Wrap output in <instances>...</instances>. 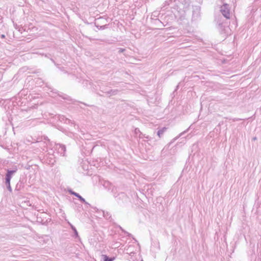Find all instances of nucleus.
Segmentation results:
<instances>
[{
    "label": "nucleus",
    "instance_id": "obj_1",
    "mask_svg": "<svg viewBox=\"0 0 261 261\" xmlns=\"http://www.w3.org/2000/svg\"><path fill=\"white\" fill-rule=\"evenodd\" d=\"M220 11L224 17L226 19L230 18V10L229 8V5L227 4H224L221 7Z\"/></svg>",
    "mask_w": 261,
    "mask_h": 261
},
{
    "label": "nucleus",
    "instance_id": "obj_2",
    "mask_svg": "<svg viewBox=\"0 0 261 261\" xmlns=\"http://www.w3.org/2000/svg\"><path fill=\"white\" fill-rule=\"evenodd\" d=\"M70 193L73 195H74L75 196L77 197V198H79V199L83 202H84L85 204H88L87 202H86L85 201V200L84 199V198H83L81 196H80L78 193H75L74 192H72L71 191L70 192Z\"/></svg>",
    "mask_w": 261,
    "mask_h": 261
},
{
    "label": "nucleus",
    "instance_id": "obj_3",
    "mask_svg": "<svg viewBox=\"0 0 261 261\" xmlns=\"http://www.w3.org/2000/svg\"><path fill=\"white\" fill-rule=\"evenodd\" d=\"M31 205L29 201L24 200L20 203V206L23 208H27L28 207L31 206Z\"/></svg>",
    "mask_w": 261,
    "mask_h": 261
},
{
    "label": "nucleus",
    "instance_id": "obj_4",
    "mask_svg": "<svg viewBox=\"0 0 261 261\" xmlns=\"http://www.w3.org/2000/svg\"><path fill=\"white\" fill-rule=\"evenodd\" d=\"M113 258H109L106 255H101L100 257V261H113Z\"/></svg>",
    "mask_w": 261,
    "mask_h": 261
},
{
    "label": "nucleus",
    "instance_id": "obj_5",
    "mask_svg": "<svg viewBox=\"0 0 261 261\" xmlns=\"http://www.w3.org/2000/svg\"><path fill=\"white\" fill-rule=\"evenodd\" d=\"M167 128L165 127L159 129L157 132V135L159 138H161L164 133L167 130Z\"/></svg>",
    "mask_w": 261,
    "mask_h": 261
},
{
    "label": "nucleus",
    "instance_id": "obj_6",
    "mask_svg": "<svg viewBox=\"0 0 261 261\" xmlns=\"http://www.w3.org/2000/svg\"><path fill=\"white\" fill-rule=\"evenodd\" d=\"M16 170H8L7 173L6 174V178H8L10 179V180H11L12 175H13V174H14L16 172Z\"/></svg>",
    "mask_w": 261,
    "mask_h": 261
},
{
    "label": "nucleus",
    "instance_id": "obj_7",
    "mask_svg": "<svg viewBox=\"0 0 261 261\" xmlns=\"http://www.w3.org/2000/svg\"><path fill=\"white\" fill-rule=\"evenodd\" d=\"M6 184L7 185V188L9 191L10 192L12 191V189L10 186V180L8 178H6Z\"/></svg>",
    "mask_w": 261,
    "mask_h": 261
},
{
    "label": "nucleus",
    "instance_id": "obj_8",
    "mask_svg": "<svg viewBox=\"0 0 261 261\" xmlns=\"http://www.w3.org/2000/svg\"><path fill=\"white\" fill-rule=\"evenodd\" d=\"M116 227H118L120 229H121V230L122 231V232H123L124 233V234H126L127 236H131V234L128 233V232L124 230L119 225H115V229L116 228Z\"/></svg>",
    "mask_w": 261,
    "mask_h": 261
},
{
    "label": "nucleus",
    "instance_id": "obj_9",
    "mask_svg": "<svg viewBox=\"0 0 261 261\" xmlns=\"http://www.w3.org/2000/svg\"><path fill=\"white\" fill-rule=\"evenodd\" d=\"M72 229L73 230V231L74 232V233L77 236H78V233H77V231L76 230V229H75V228L70 223H69Z\"/></svg>",
    "mask_w": 261,
    "mask_h": 261
},
{
    "label": "nucleus",
    "instance_id": "obj_10",
    "mask_svg": "<svg viewBox=\"0 0 261 261\" xmlns=\"http://www.w3.org/2000/svg\"><path fill=\"white\" fill-rule=\"evenodd\" d=\"M217 24L218 25V27L220 29H222V28L223 27V22H221L220 20L217 21Z\"/></svg>",
    "mask_w": 261,
    "mask_h": 261
},
{
    "label": "nucleus",
    "instance_id": "obj_11",
    "mask_svg": "<svg viewBox=\"0 0 261 261\" xmlns=\"http://www.w3.org/2000/svg\"><path fill=\"white\" fill-rule=\"evenodd\" d=\"M118 49L119 53H123L126 50V49L123 48H118Z\"/></svg>",
    "mask_w": 261,
    "mask_h": 261
},
{
    "label": "nucleus",
    "instance_id": "obj_12",
    "mask_svg": "<svg viewBox=\"0 0 261 261\" xmlns=\"http://www.w3.org/2000/svg\"><path fill=\"white\" fill-rule=\"evenodd\" d=\"M122 245V243L118 242H115V248H119L121 245Z\"/></svg>",
    "mask_w": 261,
    "mask_h": 261
},
{
    "label": "nucleus",
    "instance_id": "obj_13",
    "mask_svg": "<svg viewBox=\"0 0 261 261\" xmlns=\"http://www.w3.org/2000/svg\"><path fill=\"white\" fill-rule=\"evenodd\" d=\"M135 132L136 134H138L139 133H140V138H142L143 137L140 136V135H142V134L140 132V131L139 128H136L135 130Z\"/></svg>",
    "mask_w": 261,
    "mask_h": 261
},
{
    "label": "nucleus",
    "instance_id": "obj_14",
    "mask_svg": "<svg viewBox=\"0 0 261 261\" xmlns=\"http://www.w3.org/2000/svg\"><path fill=\"white\" fill-rule=\"evenodd\" d=\"M185 133H186V131H184L182 133H180L179 135V136L177 137V138H178L179 137H181L182 136L183 134H184Z\"/></svg>",
    "mask_w": 261,
    "mask_h": 261
},
{
    "label": "nucleus",
    "instance_id": "obj_15",
    "mask_svg": "<svg viewBox=\"0 0 261 261\" xmlns=\"http://www.w3.org/2000/svg\"><path fill=\"white\" fill-rule=\"evenodd\" d=\"M121 251H122V252H123V249H121V248H120V249H119V250H118V252H119V253H121Z\"/></svg>",
    "mask_w": 261,
    "mask_h": 261
},
{
    "label": "nucleus",
    "instance_id": "obj_16",
    "mask_svg": "<svg viewBox=\"0 0 261 261\" xmlns=\"http://www.w3.org/2000/svg\"><path fill=\"white\" fill-rule=\"evenodd\" d=\"M196 10L197 11V12L199 13V11H200V8H197L196 9Z\"/></svg>",
    "mask_w": 261,
    "mask_h": 261
},
{
    "label": "nucleus",
    "instance_id": "obj_17",
    "mask_svg": "<svg viewBox=\"0 0 261 261\" xmlns=\"http://www.w3.org/2000/svg\"><path fill=\"white\" fill-rule=\"evenodd\" d=\"M5 35H3H3H1V37H2V38H5Z\"/></svg>",
    "mask_w": 261,
    "mask_h": 261
},
{
    "label": "nucleus",
    "instance_id": "obj_18",
    "mask_svg": "<svg viewBox=\"0 0 261 261\" xmlns=\"http://www.w3.org/2000/svg\"><path fill=\"white\" fill-rule=\"evenodd\" d=\"M252 140H256V137H255L253 138Z\"/></svg>",
    "mask_w": 261,
    "mask_h": 261
},
{
    "label": "nucleus",
    "instance_id": "obj_19",
    "mask_svg": "<svg viewBox=\"0 0 261 261\" xmlns=\"http://www.w3.org/2000/svg\"><path fill=\"white\" fill-rule=\"evenodd\" d=\"M142 261H143V260H142Z\"/></svg>",
    "mask_w": 261,
    "mask_h": 261
}]
</instances>
